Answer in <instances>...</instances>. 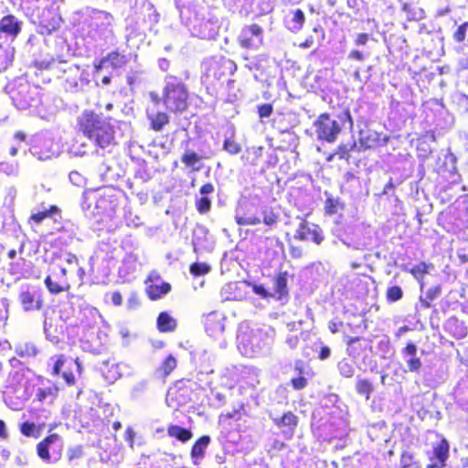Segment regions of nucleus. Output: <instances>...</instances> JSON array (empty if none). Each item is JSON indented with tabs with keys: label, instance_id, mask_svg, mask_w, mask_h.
<instances>
[{
	"label": "nucleus",
	"instance_id": "nucleus-1",
	"mask_svg": "<svg viewBox=\"0 0 468 468\" xmlns=\"http://www.w3.org/2000/svg\"><path fill=\"white\" fill-rule=\"evenodd\" d=\"M115 18L112 13L92 7L82 12L81 34L87 44L94 48H106L115 46Z\"/></svg>",
	"mask_w": 468,
	"mask_h": 468
},
{
	"label": "nucleus",
	"instance_id": "nucleus-2",
	"mask_svg": "<svg viewBox=\"0 0 468 468\" xmlns=\"http://www.w3.org/2000/svg\"><path fill=\"white\" fill-rule=\"evenodd\" d=\"M77 124L80 132L92 144L94 150L91 154L103 155L105 152L111 153L116 144L115 127L111 118L84 110L78 117Z\"/></svg>",
	"mask_w": 468,
	"mask_h": 468
},
{
	"label": "nucleus",
	"instance_id": "nucleus-3",
	"mask_svg": "<svg viewBox=\"0 0 468 468\" xmlns=\"http://www.w3.org/2000/svg\"><path fill=\"white\" fill-rule=\"evenodd\" d=\"M181 22L187 27L193 37L201 39H214L218 33V19L207 13L197 2L177 4Z\"/></svg>",
	"mask_w": 468,
	"mask_h": 468
},
{
	"label": "nucleus",
	"instance_id": "nucleus-4",
	"mask_svg": "<svg viewBox=\"0 0 468 468\" xmlns=\"http://www.w3.org/2000/svg\"><path fill=\"white\" fill-rule=\"evenodd\" d=\"M275 330L270 325L250 327L243 323L237 334V346L246 356H254L268 353L274 342Z\"/></svg>",
	"mask_w": 468,
	"mask_h": 468
},
{
	"label": "nucleus",
	"instance_id": "nucleus-5",
	"mask_svg": "<svg viewBox=\"0 0 468 468\" xmlns=\"http://www.w3.org/2000/svg\"><path fill=\"white\" fill-rule=\"evenodd\" d=\"M29 370L19 369L10 372L3 398L5 405L13 410L23 408L35 392V385Z\"/></svg>",
	"mask_w": 468,
	"mask_h": 468
},
{
	"label": "nucleus",
	"instance_id": "nucleus-6",
	"mask_svg": "<svg viewBox=\"0 0 468 468\" xmlns=\"http://www.w3.org/2000/svg\"><path fill=\"white\" fill-rule=\"evenodd\" d=\"M353 129L354 122L349 110H345L337 115V120L328 113L320 114L314 122L313 127L316 139L320 142L333 144L337 140L342 127Z\"/></svg>",
	"mask_w": 468,
	"mask_h": 468
},
{
	"label": "nucleus",
	"instance_id": "nucleus-7",
	"mask_svg": "<svg viewBox=\"0 0 468 468\" xmlns=\"http://www.w3.org/2000/svg\"><path fill=\"white\" fill-rule=\"evenodd\" d=\"M188 89L180 77L167 74L164 79L162 101L165 109L182 113L188 106Z\"/></svg>",
	"mask_w": 468,
	"mask_h": 468
},
{
	"label": "nucleus",
	"instance_id": "nucleus-8",
	"mask_svg": "<svg viewBox=\"0 0 468 468\" xmlns=\"http://www.w3.org/2000/svg\"><path fill=\"white\" fill-rule=\"evenodd\" d=\"M5 91L18 110H26L37 101V87H32L24 76L9 81L5 86Z\"/></svg>",
	"mask_w": 468,
	"mask_h": 468
},
{
	"label": "nucleus",
	"instance_id": "nucleus-9",
	"mask_svg": "<svg viewBox=\"0 0 468 468\" xmlns=\"http://www.w3.org/2000/svg\"><path fill=\"white\" fill-rule=\"evenodd\" d=\"M121 192L112 187H104L97 190L93 197L95 205L90 211L91 215L100 216L98 221L104 218H112L120 205Z\"/></svg>",
	"mask_w": 468,
	"mask_h": 468
},
{
	"label": "nucleus",
	"instance_id": "nucleus-10",
	"mask_svg": "<svg viewBox=\"0 0 468 468\" xmlns=\"http://www.w3.org/2000/svg\"><path fill=\"white\" fill-rule=\"evenodd\" d=\"M30 20L37 27V33L50 35L60 27L61 17L55 4L37 6L33 10Z\"/></svg>",
	"mask_w": 468,
	"mask_h": 468
},
{
	"label": "nucleus",
	"instance_id": "nucleus-11",
	"mask_svg": "<svg viewBox=\"0 0 468 468\" xmlns=\"http://www.w3.org/2000/svg\"><path fill=\"white\" fill-rule=\"evenodd\" d=\"M237 66L233 60L225 57L215 58L209 61L207 69V77H212L219 83L227 82L228 86L233 84L234 80L229 77L234 74Z\"/></svg>",
	"mask_w": 468,
	"mask_h": 468
},
{
	"label": "nucleus",
	"instance_id": "nucleus-12",
	"mask_svg": "<svg viewBox=\"0 0 468 468\" xmlns=\"http://www.w3.org/2000/svg\"><path fill=\"white\" fill-rule=\"evenodd\" d=\"M63 70V87L67 92L78 93L84 90V88L90 83L84 70L77 65H69Z\"/></svg>",
	"mask_w": 468,
	"mask_h": 468
},
{
	"label": "nucleus",
	"instance_id": "nucleus-13",
	"mask_svg": "<svg viewBox=\"0 0 468 468\" xmlns=\"http://www.w3.org/2000/svg\"><path fill=\"white\" fill-rule=\"evenodd\" d=\"M29 151L33 156L41 161L50 159L58 154L54 140L48 134H37Z\"/></svg>",
	"mask_w": 468,
	"mask_h": 468
},
{
	"label": "nucleus",
	"instance_id": "nucleus-14",
	"mask_svg": "<svg viewBox=\"0 0 468 468\" xmlns=\"http://www.w3.org/2000/svg\"><path fill=\"white\" fill-rule=\"evenodd\" d=\"M18 299L25 312L40 310L43 305L42 292L34 285L22 284Z\"/></svg>",
	"mask_w": 468,
	"mask_h": 468
},
{
	"label": "nucleus",
	"instance_id": "nucleus-15",
	"mask_svg": "<svg viewBox=\"0 0 468 468\" xmlns=\"http://www.w3.org/2000/svg\"><path fill=\"white\" fill-rule=\"evenodd\" d=\"M269 417L273 424L281 431L284 439L292 438L298 424V418L292 411H287L280 416L278 413L270 411Z\"/></svg>",
	"mask_w": 468,
	"mask_h": 468
},
{
	"label": "nucleus",
	"instance_id": "nucleus-16",
	"mask_svg": "<svg viewBox=\"0 0 468 468\" xmlns=\"http://www.w3.org/2000/svg\"><path fill=\"white\" fill-rule=\"evenodd\" d=\"M254 206L249 200L242 198L235 209V220L239 226H255L261 223V218L253 213Z\"/></svg>",
	"mask_w": 468,
	"mask_h": 468
},
{
	"label": "nucleus",
	"instance_id": "nucleus-17",
	"mask_svg": "<svg viewBox=\"0 0 468 468\" xmlns=\"http://www.w3.org/2000/svg\"><path fill=\"white\" fill-rule=\"evenodd\" d=\"M262 28L256 24L244 27L239 36L242 48L256 49L262 43Z\"/></svg>",
	"mask_w": 468,
	"mask_h": 468
},
{
	"label": "nucleus",
	"instance_id": "nucleus-18",
	"mask_svg": "<svg viewBox=\"0 0 468 468\" xmlns=\"http://www.w3.org/2000/svg\"><path fill=\"white\" fill-rule=\"evenodd\" d=\"M401 357L406 365L404 372H411L419 374L422 367V362L418 356V347L413 342L407 343L406 346L401 349Z\"/></svg>",
	"mask_w": 468,
	"mask_h": 468
},
{
	"label": "nucleus",
	"instance_id": "nucleus-19",
	"mask_svg": "<svg viewBox=\"0 0 468 468\" xmlns=\"http://www.w3.org/2000/svg\"><path fill=\"white\" fill-rule=\"evenodd\" d=\"M294 237L301 240H311L316 245H320L324 240L321 228L316 224L309 223L305 220H303L299 224Z\"/></svg>",
	"mask_w": 468,
	"mask_h": 468
},
{
	"label": "nucleus",
	"instance_id": "nucleus-20",
	"mask_svg": "<svg viewBox=\"0 0 468 468\" xmlns=\"http://www.w3.org/2000/svg\"><path fill=\"white\" fill-rule=\"evenodd\" d=\"M192 244L196 252L210 251L214 247V239L205 226L197 225L193 230Z\"/></svg>",
	"mask_w": 468,
	"mask_h": 468
},
{
	"label": "nucleus",
	"instance_id": "nucleus-21",
	"mask_svg": "<svg viewBox=\"0 0 468 468\" xmlns=\"http://www.w3.org/2000/svg\"><path fill=\"white\" fill-rule=\"evenodd\" d=\"M226 316L223 313L213 311L204 316L203 323L207 334L212 337H217L225 330Z\"/></svg>",
	"mask_w": 468,
	"mask_h": 468
},
{
	"label": "nucleus",
	"instance_id": "nucleus-22",
	"mask_svg": "<svg viewBox=\"0 0 468 468\" xmlns=\"http://www.w3.org/2000/svg\"><path fill=\"white\" fill-rule=\"evenodd\" d=\"M127 366L123 363H116L110 359L99 363V369L105 381L109 384L114 383L122 375Z\"/></svg>",
	"mask_w": 468,
	"mask_h": 468
},
{
	"label": "nucleus",
	"instance_id": "nucleus-23",
	"mask_svg": "<svg viewBox=\"0 0 468 468\" xmlns=\"http://www.w3.org/2000/svg\"><path fill=\"white\" fill-rule=\"evenodd\" d=\"M450 445L445 438H442L439 442L433 445L431 455L430 456L431 463L426 468H442L446 465V461L449 457Z\"/></svg>",
	"mask_w": 468,
	"mask_h": 468
},
{
	"label": "nucleus",
	"instance_id": "nucleus-24",
	"mask_svg": "<svg viewBox=\"0 0 468 468\" xmlns=\"http://www.w3.org/2000/svg\"><path fill=\"white\" fill-rule=\"evenodd\" d=\"M22 21L8 14L0 19V34L6 38H16L22 30Z\"/></svg>",
	"mask_w": 468,
	"mask_h": 468
},
{
	"label": "nucleus",
	"instance_id": "nucleus-25",
	"mask_svg": "<svg viewBox=\"0 0 468 468\" xmlns=\"http://www.w3.org/2000/svg\"><path fill=\"white\" fill-rule=\"evenodd\" d=\"M191 358L199 365L201 373H213L212 363L214 356L210 350L202 346L197 347L191 352Z\"/></svg>",
	"mask_w": 468,
	"mask_h": 468
},
{
	"label": "nucleus",
	"instance_id": "nucleus-26",
	"mask_svg": "<svg viewBox=\"0 0 468 468\" xmlns=\"http://www.w3.org/2000/svg\"><path fill=\"white\" fill-rule=\"evenodd\" d=\"M305 22V15L300 8L291 9L284 16L285 27L292 33L299 32Z\"/></svg>",
	"mask_w": 468,
	"mask_h": 468
},
{
	"label": "nucleus",
	"instance_id": "nucleus-27",
	"mask_svg": "<svg viewBox=\"0 0 468 468\" xmlns=\"http://www.w3.org/2000/svg\"><path fill=\"white\" fill-rule=\"evenodd\" d=\"M361 145L365 148H375L378 145H384L388 143V137L381 133L373 130L361 131L359 133Z\"/></svg>",
	"mask_w": 468,
	"mask_h": 468
},
{
	"label": "nucleus",
	"instance_id": "nucleus-28",
	"mask_svg": "<svg viewBox=\"0 0 468 468\" xmlns=\"http://www.w3.org/2000/svg\"><path fill=\"white\" fill-rule=\"evenodd\" d=\"M138 257L131 252L127 253L122 259V265L119 268V276L124 281L129 282L133 278V274L137 270Z\"/></svg>",
	"mask_w": 468,
	"mask_h": 468
},
{
	"label": "nucleus",
	"instance_id": "nucleus-29",
	"mask_svg": "<svg viewBox=\"0 0 468 468\" xmlns=\"http://www.w3.org/2000/svg\"><path fill=\"white\" fill-rule=\"evenodd\" d=\"M444 330L458 340L464 338L468 335V328L465 323L455 316L446 320Z\"/></svg>",
	"mask_w": 468,
	"mask_h": 468
},
{
	"label": "nucleus",
	"instance_id": "nucleus-30",
	"mask_svg": "<svg viewBox=\"0 0 468 468\" xmlns=\"http://www.w3.org/2000/svg\"><path fill=\"white\" fill-rule=\"evenodd\" d=\"M210 441L211 439L208 435H203L195 441L190 452L192 462L195 465H198L204 458L206 450Z\"/></svg>",
	"mask_w": 468,
	"mask_h": 468
},
{
	"label": "nucleus",
	"instance_id": "nucleus-31",
	"mask_svg": "<svg viewBox=\"0 0 468 468\" xmlns=\"http://www.w3.org/2000/svg\"><path fill=\"white\" fill-rule=\"evenodd\" d=\"M287 278L288 273L286 271L279 272L272 280L271 292L272 297L278 300H282L284 296L288 295L287 290Z\"/></svg>",
	"mask_w": 468,
	"mask_h": 468
},
{
	"label": "nucleus",
	"instance_id": "nucleus-32",
	"mask_svg": "<svg viewBox=\"0 0 468 468\" xmlns=\"http://www.w3.org/2000/svg\"><path fill=\"white\" fill-rule=\"evenodd\" d=\"M129 61L127 56L119 50L110 52L106 57L101 59V67H111L112 69H121Z\"/></svg>",
	"mask_w": 468,
	"mask_h": 468
},
{
	"label": "nucleus",
	"instance_id": "nucleus-33",
	"mask_svg": "<svg viewBox=\"0 0 468 468\" xmlns=\"http://www.w3.org/2000/svg\"><path fill=\"white\" fill-rule=\"evenodd\" d=\"M44 282L52 294H58L68 291L70 287L67 279H59L58 275H55V272H53L52 275L47 276Z\"/></svg>",
	"mask_w": 468,
	"mask_h": 468
},
{
	"label": "nucleus",
	"instance_id": "nucleus-34",
	"mask_svg": "<svg viewBox=\"0 0 468 468\" xmlns=\"http://www.w3.org/2000/svg\"><path fill=\"white\" fill-rule=\"evenodd\" d=\"M15 352L21 358L30 359L39 354V349L33 342L25 341L15 346Z\"/></svg>",
	"mask_w": 468,
	"mask_h": 468
},
{
	"label": "nucleus",
	"instance_id": "nucleus-35",
	"mask_svg": "<svg viewBox=\"0 0 468 468\" xmlns=\"http://www.w3.org/2000/svg\"><path fill=\"white\" fill-rule=\"evenodd\" d=\"M147 117L151 122V128L155 132L163 130L165 124L169 122V116L165 112H150L147 111Z\"/></svg>",
	"mask_w": 468,
	"mask_h": 468
},
{
	"label": "nucleus",
	"instance_id": "nucleus-36",
	"mask_svg": "<svg viewBox=\"0 0 468 468\" xmlns=\"http://www.w3.org/2000/svg\"><path fill=\"white\" fill-rule=\"evenodd\" d=\"M60 437L58 434H51L45 440L40 441L37 446V455L44 461H48L49 456V446L53 443L59 442Z\"/></svg>",
	"mask_w": 468,
	"mask_h": 468
},
{
	"label": "nucleus",
	"instance_id": "nucleus-37",
	"mask_svg": "<svg viewBox=\"0 0 468 468\" xmlns=\"http://www.w3.org/2000/svg\"><path fill=\"white\" fill-rule=\"evenodd\" d=\"M170 290L171 285L168 282H160V283L149 284L146 288V292L150 299L157 300L168 293Z\"/></svg>",
	"mask_w": 468,
	"mask_h": 468
},
{
	"label": "nucleus",
	"instance_id": "nucleus-38",
	"mask_svg": "<svg viewBox=\"0 0 468 468\" xmlns=\"http://www.w3.org/2000/svg\"><path fill=\"white\" fill-rule=\"evenodd\" d=\"M58 388L56 386H48L38 388L36 393L37 401L50 404L58 395Z\"/></svg>",
	"mask_w": 468,
	"mask_h": 468
},
{
	"label": "nucleus",
	"instance_id": "nucleus-39",
	"mask_svg": "<svg viewBox=\"0 0 468 468\" xmlns=\"http://www.w3.org/2000/svg\"><path fill=\"white\" fill-rule=\"evenodd\" d=\"M325 203L324 211L328 215H335L344 208V204L339 197H334L327 191L324 192Z\"/></svg>",
	"mask_w": 468,
	"mask_h": 468
},
{
	"label": "nucleus",
	"instance_id": "nucleus-40",
	"mask_svg": "<svg viewBox=\"0 0 468 468\" xmlns=\"http://www.w3.org/2000/svg\"><path fill=\"white\" fill-rule=\"evenodd\" d=\"M156 324L160 332H172L176 327V321L166 312L159 314Z\"/></svg>",
	"mask_w": 468,
	"mask_h": 468
},
{
	"label": "nucleus",
	"instance_id": "nucleus-41",
	"mask_svg": "<svg viewBox=\"0 0 468 468\" xmlns=\"http://www.w3.org/2000/svg\"><path fill=\"white\" fill-rule=\"evenodd\" d=\"M167 433L170 437H174L181 442L188 441L193 436L190 430L179 425H170Z\"/></svg>",
	"mask_w": 468,
	"mask_h": 468
},
{
	"label": "nucleus",
	"instance_id": "nucleus-42",
	"mask_svg": "<svg viewBox=\"0 0 468 468\" xmlns=\"http://www.w3.org/2000/svg\"><path fill=\"white\" fill-rule=\"evenodd\" d=\"M67 358L64 355H55L49 358L48 367H50L53 376H58L67 363Z\"/></svg>",
	"mask_w": 468,
	"mask_h": 468
},
{
	"label": "nucleus",
	"instance_id": "nucleus-43",
	"mask_svg": "<svg viewBox=\"0 0 468 468\" xmlns=\"http://www.w3.org/2000/svg\"><path fill=\"white\" fill-rule=\"evenodd\" d=\"M402 10L406 13L407 18L409 20L418 21L425 17L424 10L418 6L404 4L402 6Z\"/></svg>",
	"mask_w": 468,
	"mask_h": 468
},
{
	"label": "nucleus",
	"instance_id": "nucleus-44",
	"mask_svg": "<svg viewBox=\"0 0 468 468\" xmlns=\"http://www.w3.org/2000/svg\"><path fill=\"white\" fill-rule=\"evenodd\" d=\"M95 195V192H84L82 194L81 197V208L83 212L85 213L86 217H96V215H91L90 211L92 210V203H95V199H93V197Z\"/></svg>",
	"mask_w": 468,
	"mask_h": 468
},
{
	"label": "nucleus",
	"instance_id": "nucleus-45",
	"mask_svg": "<svg viewBox=\"0 0 468 468\" xmlns=\"http://www.w3.org/2000/svg\"><path fill=\"white\" fill-rule=\"evenodd\" d=\"M200 160L201 156L195 152H186L181 157L182 163L195 171H198L200 169L199 165L197 166V164L199 163Z\"/></svg>",
	"mask_w": 468,
	"mask_h": 468
},
{
	"label": "nucleus",
	"instance_id": "nucleus-46",
	"mask_svg": "<svg viewBox=\"0 0 468 468\" xmlns=\"http://www.w3.org/2000/svg\"><path fill=\"white\" fill-rule=\"evenodd\" d=\"M433 269L432 264H428L426 262H420L414 265L412 268L409 270V271L417 279L421 280L424 274L429 273L430 270Z\"/></svg>",
	"mask_w": 468,
	"mask_h": 468
},
{
	"label": "nucleus",
	"instance_id": "nucleus-47",
	"mask_svg": "<svg viewBox=\"0 0 468 468\" xmlns=\"http://www.w3.org/2000/svg\"><path fill=\"white\" fill-rule=\"evenodd\" d=\"M356 390L359 395L369 399L370 394L373 392V386L367 379H357L356 383Z\"/></svg>",
	"mask_w": 468,
	"mask_h": 468
},
{
	"label": "nucleus",
	"instance_id": "nucleus-48",
	"mask_svg": "<svg viewBox=\"0 0 468 468\" xmlns=\"http://www.w3.org/2000/svg\"><path fill=\"white\" fill-rule=\"evenodd\" d=\"M347 348L346 352L350 356L354 358L359 356V350L362 349L361 340L359 337H349L346 341Z\"/></svg>",
	"mask_w": 468,
	"mask_h": 468
},
{
	"label": "nucleus",
	"instance_id": "nucleus-49",
	"mask_svg": "<svg viewBox=\"0 0 468 468\" xmlns=\"http://www.w3.org/2000/svg\"><path fill=\"white\" fill-rule=\"evenodd\" d=\"M343 242L349 248L365 250L371 244V239L369 237H363V239H350L349 240H343Z\"/></svg>",
	"mask_w": 468,
	"mask_h": 468
},
{
	"label": "nucleus",
	"instance_id": "nucleus-50",
	"mask_svg": "<svg viewBox=\"0 0 468 468\" xmlns=\"http://www.w3.org/2000/svg\"><path fill=\"white\" fill-rule=\"evenodd\" d=\"M337 369L340 375L344 378H352L355 374V367L353 364L346 358L338 362Z\"/></svg>",
	"mask_w": 468,
	"mask_h": 468
},
{
	"label": "nucleus",
	"instance_id": "nucleus-51",
	"mask_svg": "<svg viewBox=\"0 0 468 468\" xmlns=\"http://www.w3.org/2000/svg\"><path fill=\"white\" fill-rule=\"evenodd\" d=\"M13 58V51L9 48L0 45V72L5 70Z\"/></svg>",
	"mask_w": 468,
	"mask_h": 468
},
{
	"label": "nucleus",
	"instance_id": "nucleus-52",
	"mask_svg": "<svg viewBox=\"0 0 468 468\" xmlns=\"http://www.w3.org/2000/svg\"><path fill=\"white\" fill-rule=\"evenodd\" d=\"M387 301L388 303H395L402 299L403 291L400 286L392 285L387 289L386 292Z\"/></svg>",
	"mask_w": 468,
	"mask_h": 468
},
{
	"label": "nucleus",
	"instance_id": "nucleus-53",
	"mask_svg": "<svg viewBox=\"0 0 468 468\" xmlns=\"http://www.w3.org/2000/svg\"><path fill=\"white\" fill-rule=\"evenodd\" d=\"M58 213V208L55 206H51L49 209L44 210L31 216L32 220L36 223H40L48 218H52L54 215Z\"/></svg>",
	"mask_w": 468,
	"mask_h": 468
},
{
	"label": "nucleus",
	"instance_id": "nucleus-54",
	"mask_svg": "<svg viewBox=\"0 0 468 468\" xmlns=\"http://www.w3.org/2000/svg\"><path fill=\"white\" fill-rule=\"evenodd\" d=\"M211 268L205 262H195L190 266V273L194 276H202L210 271Z\"/></svg>",
	"mask_w": 468,
	"mask_h": 468
},
{
	"label": "nucleus",
	"instance_id": "nucleus-55",
	"mask_svg": "<svg viewBox=\"0 0 468 468\" xmlns=\"http://www.w3.org/2000/svg\"><path fill=\"white\" fill-rule=\"evenodd\" d=\"M196 207L200 214H206L211 209V199L201 196L196 198Z\"/></svg>",
	"mask_w": 468,
	"mask_h": 468
},
{
	"label": "nucleus",
	"instance_id": "nucleus-56",
	"mask_svg": "<svg viewBox=\"0 0 468 468\" xmlns=\"http://www.w3.org/2000/svg\"><path fill=\"white\" fill-rule=\"evenodd\" d=\"M223 150L229 154H238L241 151V146L232 138H226L223 143Z\"/></svg>",
	"mask_w": 468,
	"mask_h": 468
},
{
	"label": "nucleus",
	"instance_id": "nucleus-57",
	"mask_svg": "<svg viewBox=\"0 0 468 468\" xmlns=\"http://www.w3.org/2000/svg\"><path fill=\"white\" fill-rule=\"evenodd\" d=\"M369 52H365L363 50L354 48L347 54L346 58L350 61L363 62L369 57Z\"/></svg>",
	"mask_w": 468,
	"mask_h": 468
},
{
	"label": "nucleus",
	"instance_id": "nucleus-58",
	"mask_svg": "<svg viewBox=\"0 0 468 468\" xmlns=\"http://www.w3.org/2000/svg\"><path fill=\"white\" fill-rule=\"evenodd\" d=\"M176 367V359L174 356L169 355L163 362L161 369L165 376H168Z\"/></svg>",
	"mask_w": 468,
	"mask_h": 468
},
{
	"label": "nucleus",
	"instance_id": "nucleus-59",
	"mask_svg": "<svg viewBox=\"0 0 468 468\" xmlns=\"http://www.w3.org/2000/svg\"><path fill=\"white\" fill-rule=\"evenodd\" d=\"M257 109L261 122H264V119L269 118L273 112V107L271 103L260 104Z\"/></svg>",
	"mask_w": 468,
	"mask_h": 468
},
{
	"label": "nucleus",
	"instance_id": "nucleus-60",
	"mask_svg": "<svg viewBox=\"0 0 468 468\" xmlns=\"http://www.w3.org/2000/svg\"><path fill=\"white\" fill-rule=\"evenodd\" d=\"M355 146V144H353L351 146H349L348 144H340L337 146L335 154H336L339 159L347 161L350 157L349 153Z\"/></svg>",
	"mask_w": 468,
	"mask_h": 468
},
{
	"label": "nucleus",
	"instance_id": "nucleus-61",
	"mask_svg": "<svg viewBox=\"0 0 468 468\" xmlns=\"http://www.w3.org/2000/svg\"><path fill=\"white\" fill-rule=\"evenodd\" d=\"M20 431L25 436H34L37 432V425L34 422L25 421L20 425Z\"/></svg>",
	"mask_w": 468,
	"mask_h": 468
},
{
	"label": "nucleus",
	"instance_id": "nucleus-62",
	"mask_svg": "<svg viewBox=\"0 0 468 468\" xmlns=\"http://www.w3.org/2000/svg\"><path fill=\"white\" fill-rule=\"evenodd\" d=\"M69 181L77 186H81L85 185V177L77 171H72L69 175Z\"/></svg>",
	"mask_w": 468,
	"mask_h": 468
},
{
	"label": "nucleus",
	"instance_id": "nucleus-63",
	"mask_svg": "<svg viewBox=\"0 0 468 468\" xmlns=\"http://www.w3.org/2000/svg\"><path fill=\"white\" fill-rule=\"evenodd\" d=\"M291 383L294 389L301 390L307 386V379L303 375H299L296 378H292Z\"/></svg>",
	"mask_w": 468,
	"mask_h": 468
},
{
	"label": "nucleus",
	"instance_id": "nucleus-64",
	"mask_svg": "<svg viewBox=\"0 0 468 468\" xmlns=\"http://www.w3.org/2000/svg\"><path fill=\"white\" fill-rule=\"evenodd\" d=\"M413 454L410 452H403L400 456L401 468H409L413 464Z\"/></svg>",
	"mask_w": 468,
	"mask_h": 468
}]
</instances>
